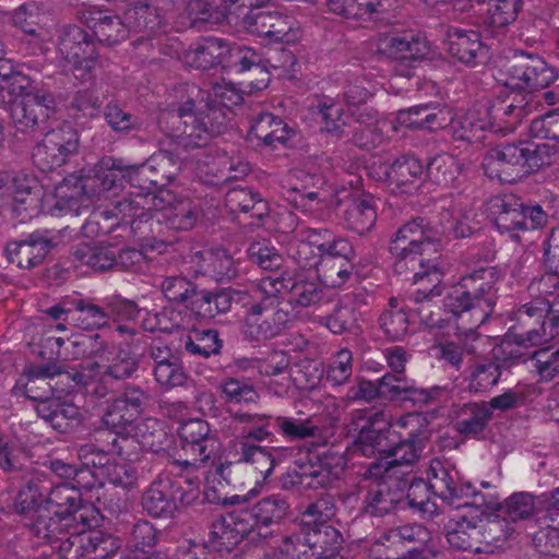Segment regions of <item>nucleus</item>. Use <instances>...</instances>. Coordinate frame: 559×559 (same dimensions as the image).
Segmentation results:
<instances>
[{"label": "nucleus", "mask_w": 559, "mask_h": 559, "mask_svg": "<svg viewBox=\"0 0 559 559\" xmlns=\"http://www.w3.org/2000/svg\"><path fill=\"white\" fill-rule=\"evenodd\" d=\"M242 95L230 84H216L213 94L191 86L188 99L162 114L159 123L187 150L206 146L227 128V112L241 104Z\"/></svg>", "instance_id": "f257e3e1"}, {"label": "nucleus", "mask_w": 559, "mask_h": 559, "mask_svg": "<svg viewBox=\"0 0 559 559\" xmlns=\"http://www.w3.org/2000/svg\"><path fill=\"white\" fill-rule=\"evenodd\" d=\"M510 87L507 96L490 108V115L501 123L491 124L495 132H513L521 121L538 110V92L550 86L559 76L557 69L540 55L516 49L503 66Z\"/></svg>", "instance_id": "f03ea898"}, {"label": "nucleus", "mask_w": 559, "mask_h": 559, "mask_svg": "<svg viewBox=\"0 0 559 559\" xmlns=\"http://www.w3.org/2000/svg\"><path fill=\"white\" fill-rule=\"evenodd\" d=\"M206 483L204 493L209 502L221 503L225 507H238V509L214 520L211 525L212 539L218 542L219 546L225 548L236 546L252 532H257L260 536L264 535L263 530L281 524L292 514L290 501L283 493L269 495L252 506L246 507L249 500L259 493V489H250L245 495L221 497L216 495L215 489L209 486L210 476L206 477Z\"/></svg>", "instance_id": "7ed1b4c3"}, {"label": "nucleus", "mask_w": 559, "mask_h": 559, "mask_svg": "<svg viewBox=\"0 0 559 559\" xmlns=\"http://www.w3.org/2000/svg\"><path fill=\"white\" fill-rule=\"evenodd\" d=\"M501 271L479 267L463 275L444 297V308L456 319L457 334L474 335L492 314L498 300Z\"/></svg>", "instance_id": "20e7f679"}, {"label": "nucleus", "mask_w": 559, "mask_h": 559, "mask_svg": "<svg viewBox=\"0 0 559 559\" xmlns=\"http://www.w3.org/2000/svg\"><path fill=\"white\" fill-rule=\"evenodd\" d=\"M431 492L455 509L486 503L493 506L491 497L480 496L471 483H460L457 471L438 459L430 462L428 483L423 479L413 480L405 491V498L411 509L418 511L424 518L432 519L439 514V508L431 498Z\"/></svg>", "instance_id": "39448f33"}, {"label": "nucleus", "mask_w": 559, "mask_h": 559, "mask_svg": "<svg viewBox=\"0 0 559 559\" xmlns=\"http://www.w3.org/2000/svg\"><path fill=\"white\" fill-rule=\"evenodd\" d=\"M246 317L241 333L251 342L272 340L289 329L295 314L276 289L262 278L250 287V300H243Z\"/></svg>", "instance_id": "423d86ee"}, {"label": "nucleus", "mask_w": 559, "mask_h": 559, "mask_svg": "<svg viewBox=\"0 0 559 559\" xmlns=\"http://www.w3.org/2000/svg\"><path fill=\"white\" fill-rule=\"evenodd\" d=\"M81 488L62 483L50 489L44 504L36 511L37 534L51 536L60 522H66V525L76 522L87 528L99 525V510L94 504L83 503Z\"/></svg>", "instance_id": "0eeeda50"}, {"label": "nucleus", "mask_w": 559, "mask_h": 559, "mask_svg": "<svg viewBox=\"0 0 559 559\" xmlns=\"http://www.w3.org/2000/svg\"><path fill=\"white\" fill-rule=\"evenodd\" d=\"M549 163L547 145L518 142L500 144L487 151L481 167L488 178L512 183Z\"/></svg>", "instance_id": "6e6552de"}, {"label": "nucleus", "mask_w": 559, "mask_h": 559, "mask_svg": "<svg viewBox=\"0 0 559 559\" xmlns=\"http://www.w3.org/2000/svg\"><path fill=\"white\" fill-rule=\"evenodd\" d=\"M508 331L530 344L546 345L559 334V314L551 302L535 298L516 308L510 316Z\"/></svg>", "instance_id": "1a4fd4ad"}, {"label": "nucleus", "mask_w": 559, "mask_h": 559, "mask_svg": "<svg viewBox=\"0 0 559 559\" xmlns=\"http://www.w3.org/2000/svg\"><path fill=\"white\" fill-rule=\"evenodd\" d=\"M199 218L197 207L189 200L178 199L168 189L142 192V223H148L153 231V224H166L176 230L191 229Z\"/></svg>", "instance_id": "9d476101"}, {"label": "nucleus", "mask_w": 559, "mask_h": 559, "mask_svg": "<svg viewBox=\"0 0 559 559\" xmlns=\"http://www.w3.org/2000/svg\"><path fill=\"white\" fill-rule=\"evenodd\" d=\"M61 98L59 88H48L44 85L35 87L26 97L15 102L11 107V119L14 136L19 134L34 136L48 129L51 114H56Z\"/></svg>", "instance_id": "9b49d317"}, {"label": "nucleus", "mask_w": 559, "mask_h": 559, "mask_svg": "<svg viewBox=\"0 0 559 559\" xmlns=\"http://www.w3.org/2000/svg\"><path fill=\"white\" fill-rule=\"evenodd\" d=\"M284 453H293L290 449L265 448L247 441H240L236 462H227L215 466L214 476L230 481L237 473H250L255 486H261L272 474Z\"/></svg>", "instance_id": "f8f14e48"}, {"label": "nucleus", "mask_w": 559, "mask_h": 559, "mask_svg": "<svg viewBox=\"0 0 559 559\" xmlns=\"http://www.w3.org/2000/svg\"><path fill=\"white\" fill-rule=\"evenodd\" d=\"M80 147V135L71 124L46 130L32 152L33 163L43 171H50L69 162Z\"/></svg>", "instance_id": "ddd939ff"}, {"label": "nucleus", "mask_w": 559, "mask_h": 559, "mask_svg": "<svg viewBox=\"0 0 559 559\" xmlns=\"http://www.w3.org/2000/svg\"><path fill=\"white\" fill-rule=\"evenodd\" d=\"M276 289V295H288L285 302L289 309L293 307L309 308L319 305L325 297V290L317 278H310L297 270H283L262 277Z\"/></svg>", "instance_id": "4468645a"}, {"label": "nucleus", "mask_w": 559, "mask_h": 559, "mask_svg": "<svg viewBox=\"0 0 559 559\" xmlns=\"http://www.w3.org/2000/svg\"><path fill=\"white\" fill-rule=\"evenodd\" d=\"M443 236L444 230L438 224L425 217H416L399 228L390 243V252L403 254L412 251L427 257L436 255Z\"/></svg>", "instance_id": "2eb2a0df"}, {"label": "nucleus", "mask_w": 559, "mask_h": 559, "mask_svg": "<svg viewBox=\"0 0 559 559\" xmlns=\"http://www.w3.org/2000/svg\"><path fill=\"white\" fill-rule=\"evenodd\" d=\"M344 466L343 456L337 454H324L317 463H296V466L282 477V487L285 490L328 487L340 477Z\"/></svg>", "instance_id": "dca6fc26"}, {"label": "nucleus", "mask_w": 559, "mask_h": 559, "mask_svg": "<svg viewBox=\"0 0 559 559\" xmlns=\"http://www.w3.org/2000/svg\"><path fill=\"white\" fill-rule=\"evenodd\" d=\"M178 437L181 450L191 460H177L176 463L186 471L195 468L198 463H206L216 453L218 441L210 425L202 419H189L180 424Z\"/></svg>", "instance_id": "f3484780"}, {"label": "nucleus", "mask_w": 559, "mask_h": 559, "mask_svg": "<svg viewBox=\"0 0 559 559\" xmlns=\"http://www.w3.org/2000/svg\"><path fill=\"white\" fill-rule=\"evenodd\" d=\"M397 425L409 431L397 443L391 442L386 459H391L394 466H412L420 459L430 440L429 423L421 414L411 413L401 417Z\"/></svg>", "instance_id": "a211bd4d"}, {"label": "nucleus", "mask_w": 559, "mask_h": 559, "mask_svg": "<svg viewBox=\"0 0 559 559\" xmlns=\"http://www.w3.org/2000/svg\"><path fill=\"white\" fill-rule=\"evenodd\" d=\"M86 26L98 44L114 45L126 37V29H136L140 26L139 2L132 1L123 10L122 17L109 14L102 10H87L83 12Z\"/></svg>", "instance_id": "6ab92c4d"}, {"label": "nucleus", "mask_w": 559, "mask_h": 559, "mask_svg": "<svg viewBox=\"0 0 559 559\" xmlns=\"http://www.w3.org/2000/svg\"><path fill=\"white\" fill-rule=\"evenodd\" d=\"M350 430L357 431L356 449L366 456L386 454L391 442L390 423L382 412H358L353 416Z\"/></svg>", "instance_id": "aec40b11"}, {"label": "nucleus", "mask_w": 559, "mask_h": 559, "mask_svg": "<svg viewBox=\"0 0 559 559\" xmlns=\"http://www.w3.org/2000/svg\"><path fill=\"white\" fill-rule=\"evenodd\" d=\"M58 50L76 70L91 72L98 63L97 44L92 34L79 25H67L59 37Z\"/></svg>", "instance_id": "412c9836"}, {"label": "nucleus", "mask_w": 559, "mask_h": 559, "mask_svg": "<svg viewBox=\"0 0 559 559\" xmlns=\"http://www.w3.org/2000/svg\"><path fill=\"white\" fill-rule=\"evenodd\" d=\"M47 234L48 231H34L25 239L8 242L4 248L8 261L24 270H31L43 264L49 253L58 246L55 238L48 237Z\"/></svg>", "instance_id": "4be33fe9"}, {"label": "nucleus", "mask_w": 559, "mask_h": 559, "mask_svg": "<svg viewBox=\"0 0 559 559\" xmlns=\"http://www.w3.org/2000/svg\"><path fill=\"white\" fill-rule=\"evenodd\" d=\"M406 484L401 479H382L369 485L361 502V513L383 518L393 513L405 499Z\"/></svg>", "instance_id": "5701e85b"}, {"label": "nucleus", "mask_w": 559, "mask_h": 559, "mask_svg": "<svg viewBox=\"0 0 559 559\" xmlns=\"http://www.w3.org/2000/svg\"><path fill=\"white\" fill-rule=\"evenodd\" d=\"M393 255L394 271L402 280L411 281L413 284L427 282L430 294L441 295V274L437 267V257H426L412 251Z\"/></svg>", "instance_id": "b1692460"}, {"label": "nucleus", "mask_w": 559, "mask_h": 559, "mask_svg": "<svg viewBox=\"0 0 559 559\" xmlns=\"http://www.w3.org/2000/svg\"><path fill=\"white\" fill-rule=\"evenodd\" d=\"M242 25L249 33L263 37L269 43L292 40V21L280 12L251 10L243 15Z\"/></svg>", "instance_id": "393cba45"}, {"label": "nucleus", "mask_w": 559, "mask_h": 559, "mask_svg": "<svg viewBox=\"0 0 559 559\" xmlns=\"http://www.w3.org/2000/svg\"><path fill=\"white\" fill-rule=\"evenodd\" d=\"M483 487L490 489L487 492L478 491L484 498L491 497L493 506L468 507V509L479 510L480 515L500 512L508 521L518 522L531 519L536 510L535 497L530 492H514L503 502H500L498 496L487 483Z\"/></svg>", "instance_id": "a878e982"}, {"label": "nucleus", "mask_w": 559, "mask_h": 559, "mask_svg": "<svg viewBox=\"0 0 559 559\" xmlns=\"http://www.w3.org/2000/svg\"><path fill=\"white\" fill-rule=\"evenodd\" d=\"M329 12L360 22L382 21L397 0H324Z\"/></svg>", "instance_id": "bb28decb"}, {"label": "nucleus", "mask_w": 559, "mask_h": 559, "mask_svg": "<svg viewBox=\"0 0 559 559\" xmlns=\"http://www.w3.org/2000/svg\"><path fill=\"white\" fill-rule=\"evenodd\" d=\"M378 49L391 59L419 60L428 55L429 44L419 34L393 33L379 39Z\"/></svg>", "instance_id": "cd10ccee"}, {"label": "nucleus", "mask_w": 559, "mask_h": 559, "mask_svg": "<svg viewBox=\"0 0 559 559\" xmlns=\"http://www.w3.org/2000/svg\"><path fill=\"white\" fill-rule=\"evenodd\" d=\"M377 218V200L371 194H355L345 203L343 223L353 233L368 234L374 227Z\"/></svg>", "instance_id": "c85d7f7f"}, {"label": "nucleus", "mask_w": 559, "mask_h": 559, "mask_svg": "<svg viewBox=\"0 0 559 559\" xmlns=\"http://www.w3.org/2000/svg\"><path fill=\"white\" fill-rule=\"evenodd\" d=\"M140 394L136 389L127 390L103 416V424L117 430L139 431Z\"/></svg>", "instance_id": "c756f323"}, {"label": "nucleus", "mask_w": 559, "mask_h": 559, "mask_svg": "<svg viewBox=\"0 0 559 559\" xmlns=\"http://www.w3.org/2000/svg\"><path fill=\"white\" fill-rule=\"evenodd\" d=\"M490 209L495 224L501 233H511L512 238H518L513 233L525 230V204L515 195L506 194L492 199Z\"/></svg>", "instance_id": "7c9ffc66"}, {"label": "nucleus", "mask_w": 559, "mask_h": 559, "mask_svg": "<svg viewBox=\"0 0 559 559\" xmlns=\"http://www.w3.org/2000/svg\"><path fill=\"white\" fill-rule=\"evenodd\" d=\"M447 50L457 61L469 66L479 63L486 55L477 32L459 28L449 29Z\"/></svg>", "instance_id": "2f4dec72"}, {"label": "nucleus", "mask_w": 559, "mask_h": 559, "mask_svg": "<svg viewBox=\"0 0 559 559\" xmlns=\"http://www.w3.org/2000/svg\"><path fill=\"white\" fill-rule=\"evenodd\" d=\"M230 46L222 38L203 37L186 51L183 60L189 67L209 70L217 67L229 53Z\"/></svg>", "instance_id": "473e14b6"}, {"label": "nucleus", "mask_w": 559, "mask_h": 559, "mask_svg": "<svg viewBox=\"0 0 559 559\" xmlns=\"http://www.w3.org/2000/svg\"><path fill=\"white\" fill-rule=\"evenodd\" d=\"M179 169L180 162L173 153L158 151L142 163V181L148 182L154 188L151 191H158L165 189Z\"/></svg>", "instance_id": "72a5a7b5"}, {"label": "nucleus", "mask_w": 559, "mask_h": 559, "mask_svg": "<svg viewBox=\"0 0 559 559\" xmlns=\"http://www.w3.org/2000/svg\"><path fill=\"white\" fill-rule=\"evenodd\" d=\"M178 495L169 478H159L151 484L142 496V508L154 518L171 514L177 509Z\"/></svg>", "instance_id": "f704fd0d"}, {"label": "nucleus", "mask_w": 559, "mask_h": 559, "mask_svg": "<svg viewBox=\"0 0 559 559\" xmlns=\"http://www.w3.org/2000/svg\"><path fill=\"white\" fill-rule=\"evenodd\" d=\"M225 201L230 212L250 213V216L255 222L249 224L255 227H260L262 221L269 215L267 202L249 188L230 189L226 194Z\"/></svg>", "instance_id": "c9c22d12"}, {"label": "nucleus", "mask_w": 559, "mask_h": 559, "mask_svg": "<svg viewBox=\"0 0 559 559\" xmlns=\"http://www.w3.org/2000/svg\"><path fill=\"white\" fill-rule=\"evenodd\" d=\"M491 419L492 412L486 403H466L459 408L453 427L461 436L478 438Z\"/></svg>", "instance_id": "e433bc0d"}, {"label": "nucleus", "mask_w": 559, "mask_h": 559, "mask_svg": "<svg viewBox=\"0 0 559 559\" xmlns=\"http://www.w3.org/2000/svg\"><path fill=\"white\" fill-rule=\"evenodd\" d=\"M539 345L530 344L521 340L510 331H507L501 344L493 349V358L500 362L503 369L519 365H531L535 348Z\"/></svg>", "instance_id": "4c0bfd02"}, {"label": "nucleus", "mask_w": 559, "mask_h": 559, "mask_svg": "<svg viewBox=\"0 0 559 559\" xmlns=\"http://www.w3.org/2000/svg\"><path fill=\"white\" fill-rule=\"evenodd\" d=\"M250 134L265 146L276 147L285 144L292 135V130L277 116L271 112H261L251 121Z\"/></svg>", "instance_id": "58836bf2"}, {"label": "nucleus", "mask_w": 559, "mask_h": 559, "mask_svg": "<svg viewBox=\"0 0 559 559\" xmlns=\"http://www.w3.org/2000/svg\"><path fill=\"white\" fill-rule=\"evenodd\" d=\"M475 213L473 209H467L462 204H453L449 209H443L439 214V228L444 230V235H453L455 238H465L472 236L479 229L478 223L474 221Z\"/></svg>", "instance_id": "ea45409f"}, {"label": "nucleus", "mask_w": 559, "mask_h": 559, "mask_svg": "<svg viewBox=\"0 0 559 559\" xmlns=\"http://www.w3.org/2000/svg\"><path fill=\"white\" fill-rule=\"evenodd\" d=\"M275 416L271 414H260L250 412H235L230 414L231 423L241 426L239 428V437L241 441L252 440L263 442L273 436L270 430L271 423Z\"/></svg>", "instance_id": "a19ab883"}, {"label": "nucleus", "mask_w": 559, "mask_h": 559, "mask_svg": "<svg viewBox=\"0 0 559 559\" xmlns=\"http://www.w3.org/2000/svg\"><path fill=\"white\" fill-rule=\"evenodd\" d=\"M321 532L312 530V533H294L286 536L280 548V559H312L321 556L319 546Z\"/></svg>", "instance_id": "79ce46f5"}, {"label": "nucleus", "mask_w": 559, "mask_h": 559, "mask_svg": "<svg viewBox=\"0 0 559 559\" xmlns=\"http://www.w3.org/2000/svg\"><path fill=\"white\" fill-rule=\"evenodd\" d=\"M475 512L476 514L472 515L471 519L462 515L449 530L447 540L452 548L457 550L475 549V542L480 536L479 523L483 522L480 511L475 510ZM476 549L478 548L476 547Z\"/></svg>", "instance_id": "37998d69"}, {"label": "nucleus", "mask_w": 559, "mask_h": 559, "mask_svg": "<svg viewBox=\"0 0 559 559\" xmlns=\"http://www.w3.org/2000/svg\"><path fill=\"white\" fill-rule=\"evenodd\" d=\"M73 257L96 272H104L118 265L114 247L102 243H81L74 249Z\"/></svg>", "instance_id": "c03bdc74"}, {"label": "nucleus", "mask_w": 559, "mask_h": 559, "mask_svg": "<svg viewBox=\"0 0 559 559\" xmlns=\"http://www.w3.org/2000/svg\"><path fill=\"white\" fill-rule=\"evenodd\" d=\"M274 424L277 432L284 438L295 441L314 438L320 435V427L312 416H275Z\"/></svg>", "instance_id": "a18cd8bd"}, {"label": "nucleus", "mask_w": 559, "mask_h": 559, "mask_svg": "<svg viewBox=\"0 0 559 559\" xmlns=\"http://www.w3.org/2000/svg\"><path fill=\"white\" fill-rule=\"evenodd\" d=\"M57 202L55 209L60 211H78L81 204L87 199L86 185L82 177L71 174L62 179L55 187Z\"/></svg>", "instance_id": "49530a36"}, {"label": "nucleus", "mask_w": 559, "mask_h": 559, "mask_svg": "<svg viewBox=\"0 0 559 559\" xmlns=\"http://www.w3.org/2000/svg\"><path fill=\"white\" fill-rule=\"evenodd\" d=\"M360 304H364L360 295H345L333 312L325 317L326 328L334 334L348 331L357 321V308Z\"/></svg>", "instance_id": "de8ad7c7"}, {"label": "nucleus", "mask_w": 559, "mask_h": 559, "mask_svg": "<svg viewBox=\"0 0 559 559\" xmlns=\"http://www.w3.org/2000/svg\"><path fill=\"white\" fill-rule=\"evenodd\" d=\"M462 170L460 160L451 154L442 153L432 156L426 165V176L435 185L449 187Z\"/></svg>", "instance_id": "09e8293b"}, {"label": "nucleus", "mask_w": 559, "mask_h": 559, "mask_svg": "<svg viewBox=\"0 0 559 559\" xmlns=\"http://www.w3.org/2000/svg\"><path fill=\"white\" fill-rule=\"evenodd\" d=\"M223 342L217 330L193 328L183 341V348L191 355L209 358L219 354Z\"/></svg>", "instance_id": "8fccbe9b"}, {"label": "nucleus", "mask_w": 559, "mask_h": 559, "mask_svg": "<svg viewBox=\"0 0 559 559\" xmlns=\"http://www.w3.org/2000/svg\"><path fill=\"white\" fill-rule=\"evenodd\" d=\"M223 400L228 404L255 405L261 395L248 379L229 377L219 383Z\"/></svg>", "instance_id": "3c124183"}, {"label": "nucleus", "mask_w": 559, "mask_h": 559, "mask_svg": "<svg viewBox=\"0 0 559 559\" xmlns=\"http://www.w3.org/2000/svg\"><path fill=\"white\" fill-rule=\"evenodd\" d=\"M430 286L419 288L412 297L415 307L411 309L413 316L417 317L420 324L427 329H441L443 328V319L441 318L440 308L432 302V297L436 294L429 293Z\"/></svg>", "instance_id": "603ef678"}, {"label": "nucleus", "mask_w": 559, "mask_h": 559, "mask_svg": "<svg viewBox=\"0 0 559 559\" xmlns=\"http://www.w3.org/2000/svg\"><path fill=\"white\" fill-rule=\"evenodd\" d=\"M424 173L421 162L412 155H402L385 166L384 174L390 183L403 187L414 182Z\"/></svg>", "instance_id": "864d4df0"}, {"label": "nucleus", "mask_w": 559, "mask_h": 559, "mask_svg": "<svg viewBox=\"0 0 559 559\" xmlns=\"http://www.w3.org/2000/svg\"><path fill=\"white\" fill-rule=\"evenodd\" d=\"M539 381L549 382L559 376V347L538 346L528 367Z\"/></svg>", "instance_id": "5fc2aeb1"}, {"label": "nucleus", "mask_w": 559, "mask_h": 559, "mask_svg": "<svg viewBox=\"0 0 559 559\" xmlns=\"http://www.w3.org/2000/svg\"><path fill=\"white\" fill-rule=\"evenodd\" d=\"M354 260L340 261L334 258H323L317 269L318 278L322 286L337 288L343 286L353 275Z\"/></svg>", "instance_id": "6e6d98bb"}, {"label": "nucleus", "mask_w": 559, "mask_h": 559, "mask_svg": "<svg viewBox=\"0 0 559 559\" xmlns=\"http://www.w3.org/2000/svg\"><path fill=\"white\" fill-rule=\"evenodd\" d=\"M336 513L335 499L331 495H321L314 501L307 504L301 512V522L305 525H313L312 530L321 532L320 526L328 523Z\"/></svg>", "instance_id": "4d7b16f0"}, {"label": "nucleus", "mask_w": 559, "mask_h": 559, "mask_svg": "<svg viewBox=\"0 0 559 559\" xmlns=\"http://www.w3.org/2000/svg\"><path fill=\"white\" fill-rule=\"evenodd\" d=\"M401 547L407 552V559L417 558L421 548L430 539L429 531L421 524L412 523L395 527Z\"/></svg>", "instance_id": "13d9d810"}, {"label": "nucleus", "mask_w": 559, "mask_h": 559, "mask_svg": "<svg viewBox=\"0 0 559 559\" xmlns=\"http://www.w3.org/2000/svg\"><path fill=\"white\" fill-rule=\"evenodd\" d=\"M544 255L550 273L540 277L538 288L544 294H551L550 287L559 289V229L549 237Z\"/></svg>", "instance_id": "bf43d9fd"}, {"label": "nucleus", "mask_w": 559, "mask_h": 559, "mask_svg": "<svg viewBox=\"0 0 559 559\" xmlns=\"http://www.w3.org/2000/svg\"><path fill=\"white\" fill-rule=\"evenodd\" d=\"M522 8V0H490L486 24L501 29L513 23Z\"/></svg>", "instance_id": "052dcab7"}, {"label": "nucleus", "mask_w": 559, "mask_h": 559, "mask_svg": "<svg viewBox=\"0 0 559 559\" xmlns=\"http://www.w3.org/2000/svg\"><path fill=\"white\" fill-rule=\"evenodd\" d=\"M503 367L493 358L491 361L478 364L469 376L468 388L474 392H484L499 382Z\"/></svg>", "instance_id": "680f3d73"}, {"label": "nucleus", "mask_w": 559, "mask_h": 559, "mask_svg": "<svg viewBox=\"0 0 559 559\" xmlns=\"http://www.w3.org/2000/svg\"><path fill=\"white\" fill-rule=\"evenodd\" d=\"M249 260L266 271H277L283 264V257L265 240L253 241L248 248Z\"/></svg>", "instance_id": "e2e57ef3"}, {"label": "nucleus", "mask_w": 559, "mask_h": 559, "mask_svg": "<svg viewBox=\"0 0 559 559\" xmlns=\"http://www.w3.org/2000/svg\"><path fill=\"white\" fill-rule=\"evenodd\" d=\"M486 522L479 525L480 536L486 544H498L504 542L512 533L513 528L509 526L508 520L500 513L484 514Z\"/></svg>", "instance_id": "0e129e2a"}, {"label": "nucleus", "mask_w": 559, "mask_h": 559, "mask_svg": "<svg viewBox=\"0 0 559 559\" xmlns=\"http://www.w3.org/2000/svg\"><path fill=\"white\" fill-rule=\"evenodd\" d=\"M49 467L60 478L71 479V486H82L86 490L94 487V474L88 469L79 468L59 459L51 460Z\"/></svg>", "instance_id": "69168bd1"}, {"label": "nucleus", "mask_w": 559, "mask_h": 559, "mask_svg": "<svg viewBox=\"0 0 559 559\" xmlns=\"http://www.w3.org/2000/svg\"><path fill=\"white\" fill-rule=\"evenodd\" d=\"M43 192L33 191V193H21L13 195L12 212L24 223L36 217L43 209Z\"/></svg>", "instance_id": "338daca9"}, {"label": "nucleus", "mask_w": 559, "mask_h": 559, "mask_svg": "<svg viewBox=\"0 0 559 559\" xmlns=\"http://www.w3.org/2000/svg\"><path fill=\"white\" fill-rule=\"evenodd\" d=\"M116 539L102 531L86 533V549L88 559H108L118 549Z\"/></svg>", "instance_id": "774afa93"}]
</instances>
